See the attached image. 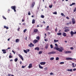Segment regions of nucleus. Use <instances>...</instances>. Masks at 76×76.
<instances>
[{"mask_svg": "<svg viewBox=\"0 0 76 76\" xmlns=\"http://www.w3.org/2000/svg\"><path fill=\"white\" fill-rule=\"evenodd\" d=\"M73 70L74 71H76V68H74L73 69Z\"/></svg>", "mask_w": 76, "mask_h": 76, "instance_id": "nucleus-55", "label": "nucleus"}, {"mask_svg": "<svg viewBox=\"0 0 76 76\" xmlns=\"http://www.w3.org/2000/svg\"><path fill=\"white\" fill-rule=\"evenodd\" d=\"M53 7L52 5H50L49 6V7H50V8H51V7Z\"/></svg>", "mask_w": 76, "mask_h": 76, "instance_id": "nucleus-50", "label": "nucleus"}, {"mask_svg": "<svg viewBox=\"0 0 76 76\" xmlns=\"http://www.w3.org/2000/svg\"><path fill=\"white\" fill-rule=\"evenodd\" d=\"M45 41H48V40H47L46 39H45Z\"/></svg>", "mask_w": 76, "mask_h": 76, "instance_id": "nucleus-62", "label": "nucleus"}, {"mask_svg": "<svg viewBox=\"0 0 76 76\" xmlns=\"http://www.w3.org/2000/svg\"><path fill=\"white\" fill-rule=\"evenodd\" d=\"M54 59V57L51 58H50V60H53Z\"/></svg>", "mask_w": 76, "mask_h": 76, "instance_id": "nucleus-39", "label": "nucleus"}, {"mask_svg": "<svg viewBox=\"0 0 76 76\" xmlns=\"http://www.w3.org/2000/svg\"><path fill=\"white\" fill-rule=\"evenodd\" d=\"M75 3H73L72 4H70V6H73V5H75Z\"/></svg>", "mask_w": 76, "mask_h": 76, "instance_id": "nucleus-30", "label": "nucleus"}, {"mask_svg": "<svg viewBox=\"0 0 76 76\" xmlns=\"http://www.w3.org/2000/svg\"><path fill=\"white\" fill-rule=\"evenodd\" d=\"M56 52L55 51H52L48 53V54H56Z\"/></svg>", "mask_w": 76, "mask_h": 76, "instance_id": "nucleus-3", "label": "nucleus"}, {"mask_svg": "<svg viewBox=\"0 0 76 76\" xmlns=\"http://www.w3.org/2000/svg\"><path fill=\"white\" fill-rule=\"evenodd\" d=\"M26 31H27V30L26 29H25L23 31V32L24 33H25V32H26Z\"/></svg>", "mask_w": 76, "mask_h": 76, "instance_id": "nucleus-40", "label": "nucleus"}, {"mask_svg": "<svg viewBox=\"0 0 76 76\" xmlns=\"http://www.w3.org/2000/svg\"><path fill=\"white\" fill-rule=\"evenodd\" d=\"M27 52H29L30 50L29 49H27L26 50Z\"/></svg>", "mask_w": 76, "mask_h": 76, "instance_id": "nucleus-49", "label": "nucleus"}, {"mask_svg": "<svg viewBox=\"0 0 76 76\" xmlns=\"http://www.w3.org/2000/svg\"><path fill=\"white\" fill-rule=\"evenodd\" d=\"M50 75H54V73H53V72H51L50 73Z\"/></svg>", "mask_w": 76, "mask_h": 76, "instance_id": "nucleus-42", "label": "nucleus"}, {"mask_svg": "<svg viewBox=\"0 0 76 76\" xmlns=\"http://www.w3.org/2000/svg\"><path fill=\"white\" fill-rule=\"evenodd\" d=\"M2 18H3L5 20H6V18H5V17L4 16H2Z\"/></svg>", "mask_w": 76, "mask_h": 76, "instance_id": "nucleus-46", "label": "nucleus"}, {"mask_svg": "<svg viewBox=\"0 0 76 76\" xmlns=\"http://www.w3.org/2000/svg\"><path fill=\"white\" fill-rule=\"evenodd\" d=\"M2 51L3 52V54H6V53H7V52H6V50H5L4 49H2Z\"/></svg>", "mask_w": 76, "mask_h": 76, "instance_id": "nucleus-10", "label": "nucleus"}, {"mask_svg": "<svg viewBox=\"0 0 76 76\" xmlns=\"http://www.w3.org/2000/svg\"><path fill=\"white\" fill-rule=\"evenodd\" d=\"M35 23V20L34 19H33L32 20V24H34Z\"/></svg>", "mask_w": 76, "mask_h": 76, "instance_id": "nucleus-20", "label": "nucleus"}, {"mask_svg": "<svg viewBox=\"0 0 76 76\" xmlns=\"http://www.w3.org/2000/svg\"><path fill=\"white\" fill-rule=\"evenodd\" d=\"M37 39H38V40H39V39H40V37H39V36H37L36 37Z\"/></svg>", "mask_w": 76, "mask_h": 76, "instance_id": "nucleus-28", "label": "nucleus"}, {"mask_svg": "<svg viewBox=\"0 0 76 76\" xmlns=\"http://www.w3.org/2000/svg\"><path fill=\"white\" fill-rule=\"evenodd\" d=\"M59 60V58L57 57L56 58V60L57 61V60Z\"/></svg>", "mask_w": 76, "mask_h": 76, "instance_id": "nucleus-34", "label": "nucleus"}, {"mask_svg": "<svg viewBox=\"0 0 76 76\" xmlns=\"http://www.w3.org/2000/svg\"><path fill=\"white\" fill-rule=\"evenodd\" d=\"M41 18H44V16L43 15H41Z\"/></svg>", "mask_w": 76, "mask_h": 76, "instance_id": "nucleus-51", "label": "nucleus"}, {"mask_svg": "<svg viewBox=\"0 0 76 76\" xmlns=\"http://www.w3.org/2000/svg\"><path fill=\"white\" fill-rule=\"evenodd\" d=\"M4 28H6V29H9V27H7V26H4Z\"/></svg>", "mask_w": 76, "mask_h": 76, "instance_id": "nucleus-19", "label": "nucleus"}, {"mask_svg": "<svg viewBox=\"0 0 76 76\" xmlns=\"http://www.w3.org/2000/svg\"><path fill=\"white\" fill-rule=\"evenodd\" d=\"M19 41H20V40L18 39H16L15 40V42H19Z\"/></svg>", "mask_w": 76, "mask_h": 76, "instance_id": "nucleus-21", "label": "nucleus"}, {"mask_svg": "<svg viewBox=\"0 0 76 76\" xmlns=\"http://www.w3.org/2000/svg\"><path fill=\"white\" fill-rule=\"evenodd\" d=\"M28 15H31V13L30 12V11H29L28 12Z\"/></svg>", "mask_w": 76, "mask_h": 76, "instance_id": "nucleus-47", "label": "nucleus"}, {"mask_svg": "<svg viewBox=\"0 0 76 76\" xmlns=\"http://www.w3.org/2000/svg\"><path fill=\"white\" fill-rule=\"evenodd\" d=\"M70 24H71V22L70 21H68V23H66V25H70Z\"/></svg>", "mask_w": 76, "mask_h": 76, "instance_id": "nucleus-26", "label": "nucleus"}, {"mask_svg": "<svg viewBox=\"0 0 76 76\" xmlns=\"http://www.w3.org/2000/svg\"><path fill=\"white\" fill-rule=\"evenodd\" d=\"M61 16H65V15H64V14L62 13H61Z\"/></svg>", "mask_w": 76, "mask_h": 76, "instance_id": "nucleus-37", "label": "nucleus"}, {"mask_svg": "<svg viewBox=\"0 0 76 76\" xmlns=\"http://www.w3.org/2000/svg\"><path fill=\"white\" fill-rule=\"evenodd\" d=\"M72 53V52L71 51H65L64 53V54H68L69 53Z\"/></svg>", "mask_w": 76, "mask_h": 76, "instance_id": "nucleus-7", "label": "nucleus"}, {"mask_svg": "<svg viewBox=\"0 0 76 76\" xmlns=\"http://www.w3.org/2000/svg\"><path fill=\"white\" fill-rule=\"evenodd\" d=\"M23 51L24 52V53H25L27 54V51L26 50H24Z\"/></svg>", "mask_w": 76, "mask_h": 76, "instance_id": "nucleus-35", "label": "nucleus"}, {"mask_svg": "<svg viewBox=\"0 0 76 76\" xmlns=\"http://www.w3.org/2000/svg\"><path fill=\"white\" fill-rule=\"evenodd\" d=\"M48 43H47L45 47V49H47V48H48Z\"/></svg>", "mask_w": 76, "mask_h": 76, "instance_id": "nucleus-18", "label": "nucleus"}, {"mask_svg": "<svg viewBox=\"0 0 76 76\" xmlns=\"http://www.w3.org/2000/svg\"><path fill=\"white\" fill-rule=\"evenodd\" d=\"M61 33H58L57 34V35H61Z\"/></svg>", "mask_w": 76, "mask_h": 76, "instance_id": "nucleus-27", "label": "nucleus"}, {"mask_svg": "<svg viewBox=\"0 0 76 76\" xmlns=\"http://www.w3.org/2000/svg\"><path fill=\"white\" fill-rule=\"evenodd\" d=\"M69 28H70L68 27H66V29H69Z\"/></svg>", "mask_w": 76, "mask_h": 76, "instance_id": "nucleus-60", "label": "nucleus"}, {"mask_svg": "<svg viewBox=\"0 0 76 76\" xmlns=\"http://www.w3.org/2000/svg\"><path fill=\"white\" fill-rule=\"evenodd\" d=\"M55 31L56 32H57V28H56L55 29Z\"/></svg>", "mask_w": 76, "mask_h": 76, "instance_id": "nucleus-56", "label": "nucleus"}, {"mask_svg": "<svg viewBox=\"0 0 76 76\" xmlns=\"http://www.w3.org/2000/svg\"><path fill=\"white\" fill-rule=\"evenodd\" d=\"M66 60H72L73 58H66Z\"/></svg>", "mask_w": 76, "mask_h": 76, "instance_id": "nucleus-8", "label": "nucleus"}, {"mask_svg": "<svg viewBox=\"0 0 76 76\" xmlns=\"http://www.w3.org/2000/svg\"><path fill=\"white\" fill-rule=\"evenodd\" d=\"M72 22L73 24H75V19H74V18L72 19Z\"/></svg>", "mask_w": 76, "mask_h": 76, "instance_id": "nucleus-9", "label": "nucleus"}, {"mask_svg": "<svg viewBox=\"0 0 76 76\" xmlns=\"http://www.w3.org/2000/svg\"><path fill=\"white\" fill-rule=\"evenodd\" d=\"M67 71L68 72H72V69H68L67 70Z\"/></svg>", "mask_w": 76, "mask_h": 76, "instance_id": "nucleus-24", "label": "nucleus"}, {"mask_svg": "<svg viewBox=\"0 0 76 76\" xmlns=\"http://www.w3.org/2000/svg\"><path fill=\"white\" fill-rule=\"evenodd\" d=\"M60 48H57L56 47H55L54 48V49L55 50H56L58 51L59 52H62L63 50H64V48L63 47H61Z\"/></svg>", "mask_w": 76, "mask_h": 76, "instance_id": "nucleus-1", "label": "nucleus"}, {"mask_svg": "<svg viewBox=\"0 0 76 76\" xmlns=\"http://www.w3.org/2000/svg\"><path fill=\"white\" fill-rule=\"evenodd\" d=\"M64 64V62H61L60 63V64Z\"/></svg>", "mask_w": 76, "mask_h": 76, "instance_id": "nucleus-33", "label": "nucleus"}, {"mask_svg": "<svg viewBox=\"0 0 76 76\" xmlns=\"http://www.w3.org/2000/svg\"><path fill=\"white\" fill-rule=\"evenodd\" d=\"M25 67H26V66H22V69H23L24 68H25Z\"/></svg>", "mask_w": 76, "mask_h": 76, "instance_id": "nucleus-44", "label": "nucleus"}, {"mask_svg": "<svg viewBox=\"0 0 76 76\" xmlns=\"http://www.w3.org/2000/svg\"><path fill=\"white\" fill-rule=\"evenodd\" d=\"M8 76H11V74H8Z\"/></svg>", "mask_w": 76, "mask_h": 76, "instance_id": "nucleus-53", "label": "nucleus"}, {"mask_svg": "<svg viewBox=\"0 0 76 76\" xmlns=\"http://www.w3.org/2000/svg\"><path fill=\"white\" fill-rule=\"evenodd\" d=\"M34 50H37V51H39V48L38 47H37L35 48Z\"/></svg>", "mask_w": 76, "mask_h": 76, "instance_id": "nucleus-17", "label": "nucleus"}, {"mask_svg": "<svg viewBox=\"0 0 76 76\" xmlns=\"http://www.w3.org/2000/svg\"><path fill=\"white\" fill-rule=\"evenodd\" d=\"M55 45L56 46V47H58V45H57V43L55 44Z\"/></svg>", "mask_w": 76, "mask_h": 76, "instance_id": "nucleus-52", "label": "nucleus"}, {"mask_svg": "<svg viewBox=\"0 0 76 76\" xmlns=\"http://www.w3.org/2000/svg\"><path fill=\"white\" fill-rule=\"evenodd\" d=\"M12 53H13L14 54H15V51H13V50H12Z\"/></svg>", "mask_w": 76, "mask_h": 76, "instance_id": "nucleus-54", "label": "nucleus"}, {"mask_svg": "<svg viewBox=\"0 0 76 76\" xmlns=\"http://www.w3.org/2000/svg\"><path fill=\"white\" fill-rule=\"evenodd\" d=\"M35 2H33L32 4L30 7H31L32 8L33 7H34V6H35Z\"/></svg>", "mask_w": 76, "mask_h": 76, "instance_id": "nucleus-6", "label": "nucleus"}, {"mask_svg": "<svg viewBox=\"0 0 76 76\" xmlns=\"http://www.w3.org/2000/svg\"><path fill=\"white\" fill-rule=\"evenodd\" d=\"M12 57H12V56H11V55H10L9 56V58H12Z\"/></svg>", "mask_w": 76, "mask_h": 76, "instance_id": "nucleus-45", "label": "nucleus"}, {"mask_svg": "<svg viewBox=\"0 0 76 76\" xmlns=\"http://www.w3.org/2000/svg\"><path fill=\"white\" fill-rule=\"evenodd\" d=\"M18 60V58H15L14 60V61H15V62H16V61H17Z\"/></svg>", "mask_w": 76, "mask_h": 76, "instance_id": "nucleus-31", "label": "nucleus"}, {"mask_svg": "<svg viewBox=\"0 0 76 76\" xmlns=\"http://www.w3.org/2000/svg\"><path fill=\"white\" fill-rule=\"evenodd\" d=\"M49 28V26H48L45 28L46 31H48V28Z\"/></svg>", "mask_w": 76, "mask_h": 76, "instance_id": "nucleus-23", "label": "nucleus"}, {"mask_svg": "<svg viewBox=\"0 0 76 76\" xmlns=\"http://www.w3.org/2000/svg\"><path fill=\"white\" fill-rule=\"evenodd\" d=\"M38 31V29H34V33H37Z\"/></svg>", "mask_w": 76, "mask_h": 76, "instance_id": "nucleus-15", "label": "nucleus"}, {"mask_svg": "<svg viewBox=\"0 0 76 76\" xmlns=\"http://www.w3.org/2000/svg\"><path fill=\"white\" fill-rule=\"evenodd\" d=\"M50 46L51 48H53V45H52V44L50 45Z\"/></svg>", "mask_w": 76, "mask_h": 76, "instance_id": "nucleus-36", "label": "nucleus"}, {"mask_svg": "<svg viewBox=\"0 0 76 76\" xmlns=\"http://www.w3.org/2000/svg\"><path fill=\"white\" fill-rule=\"evenodd\" d=\"M42 51H40L39 52V54H42Z\"/></svg>", "mask_w": 76, "mask_h": 76, "instance_id": "nucleus-41", "label": "nucleus"}, {"mask_svg": "<svg viewBox=\"0 0 76 76\" xmlns=\"http://www.w3.org/2000/svg\"><path fill=\"white\" fill-rule=\"evenodd\" d=\"M66 19H70V18L68 17H66Z\"/></svg>", "mask_w": 76, "mask_h": 76, "instance_id": "nucleus-57", "label": "nucleus"}, {"mask_svg": "<svg viewBox=\"0 0 76 76\" xmlns=\"http://www.w3.org/2000/svg\"><path fill=\"white\" fill-rule=\"evenodd\" d=\"M43 23H44V24H45V22L43 21Z\"/></svg>", "mask_w": 76, "mask_h": 76, "instance_id": "nucleus-63", "label": "nucleus"}, {"mask_svg": "<svg viewBox=\"0 0 76 76\" xmlns=\"http://www.w3.org/2000/svg\"><path fill=\"white\" fill-rule=\"evenodd\" d=\"M70 34L71 37H73V35H74V32H73V31H71L70 32Z\"/></svg>", "mask_w": 76, "mask_h": 76, "instance_id": "nucleus-14", "label": "nucleus"}, {"mask_svg": "<svg viewBox=\"0 0 76 76\" xmlns=\"http://www.w3.org/2000/svg\"><path fill=\"white\" fill-rule=\"evenodd\" d=\"M28 46L30 47H34V45L32 43H30V44L28 45Z\"/></svg>", "mask_w": 76, "mask_h": 76, "instance_id": "nucleus-4", "label": "nucleus"}, {"mask_svg": "<svg viewBox=\"0 0 76 76\" xmlns=\"http://www.w3.org/2000/svg\"><path fill=\"white\" fill-rule=\"evenodd\" d=\"M11 48L10 47H8L7 49V50H9V49H10Z\"/></svg>", "mask_w": 76, "mask_h": 76, "instance_id": "nucleus-61", "label": "nucleus"}, {"mask_svg": "<svg viewBox=\"0 0 76 76\" xmlns=\"http://www.w3.org/2000/svg\"><path fill=\"white\" fill-rule=\"evenodd\" d=\"M25 21V20L23 19L22 20V22H24Z\"/></svg>", "mask_w": 76, "mask_h": 76, "instance_id": "nucleus-64", "label": "nucleus"}, {"mask_svg": "<svg viewBox=\"0 0 76 76\" xmlns=\"http://www.w3.org/2000/svg\"><path fill=\"white\" fill-rule=\"evenodd\" d=\"M32 64H29V66H28V68L29 69H31V68H32Z\"/></svg>", "mask_w": 76, "mask_h": 76, "instance_id": "nucleus-13", "label": "nucleus"}, {"mask_svg": "<svg viewBox=\"0 0 76 76\" xmlns=\"http://www.w3.org/2000/svg\"><path fill=\"white\" fill-rule=\"evenodd\" d=\"M54 42H58V40H56V39H54Z\"/></svg>", "mask_w": 76, "mask_h": 76, "instance_id": "nucleus-29", "label": "nucleus"}, {"mask_svg": "<svg viewBox=\"0 0 76 76\" xmlns=\"http://www.w3.org/2000/svg\"><path fill=\"white\" fill-rule=\"evenodd\" d=\"M39 67L40 69H44V68L42 66H41L39 64Z\"/></svg>", "mask_w": 76, "mask_h": 76, "instance_id": "nucleus-25", "label": "nucleus"}, {"mask_svg": "<svg viewBox=\"0 0 76 76\" xmlns=\"http://www.w3.org/2000/svg\"><path fill=\"white\" fill-rule=\"evenodd\" d=\"M45 63H46L45 62H42L40 63L41 65H45Z\"/></svg>", "mask_w": 76, "mask_h": 76, "instance_id": "nucleus-12", "label": "nucleus"}, {"mask_svg": "<svg viewBox=\"0 0 76 76\" xmlns=\"http://www.w3.org/2000/svg\"><path fill=\"white\" fill-rule=\"evenodd\" d=\"M48 69V68H47V67H46L44 68V70L46 71Z\"/></svg>", "mask_w": 76, "mask_h": 76, "instance_id": "nucleus-43", "label": "nucleus"}, {"mask_svg": "<svg viewBox=\"0 0 76 76\" xmlns=\"http://www.w3.org/2000/svg\"><path fill=\"white\" fill-rule=\"evenodd\" d=\"M69 31V29H65L64 31V32H68Z\"/></svg>", "mask_w": 76, "mask_h": 76, "instance_id": "nucleus-22", "label": "nucleus"}, {"mask_svg": "<svg viewBox=\"0 0 76 76\" xmlns=\"http://www.w3.org/2000/svg\"><path fill=\"white\" fill-rule=\"evenodd\" d=\"M72 67H75V63H72Z\"/></svg>", "mask_w": 76, "mask_h": 76, "instance_id": "nucleus-32", "label": "nucleus"}, {"mask_svg": "<svg viewBox=\"0 0 76 76\" xmlns=\"http://www.w3.org/2000/svg\"><path fill=\"white\" fill-rule=\"evenodd\" d=\"M19 29H20V28L18 27V31H19Z\"/></svg>", "mask_w": 76, "mask_h": 76, "instance_id": "nucleus-58", "label": "nucleus"}, {"mask_svg": "<svg viewBox=\"0 0 76 76\" xmlns=\"http://www.w3.org/2000/svg\"><path fill=\"white\" fill-rule=\"evenodd\" d=\"M66 35L67 34L65 32H63L62 33V35H63L64 37H66Z\"/></svg>", "mask_w": 76, "mask_h": 76, "instance_id": "nucleus-16", "label": "nucleus"}, {"mask_svg": "<svg viewBox=\"0 0 76 76\" xmlns=\"http://www.w3.org/2000/svg\"><path fill=\"white\" fill-rule=\"evenodd\" d=\"M53 14H54V15H57V12L55 11L53 13Z\"/></svg>", "mask_w": 76, "mask_h": 76, "instance_id": "nucleus-38", "label": "nucleus"}, {"mask_svg": "<svg viewBox=\"0 0 76 76\" xmlns=\"http://www.w3.org/2000/svg\"><path fill=\"white\" fill-rule=\"evenodd\" d=\"M70 49L71 50H73L74 48L73 47H71L70 48Z\"/></svg>", "mask_w": 76, "mask_h": 76, "instance_id": "nucleus-59", "label": "nucleus"}, {"mask_svg": "<svg viewBox=\"0 0 76 76\" xmlns=\"http://www.w3.org/2000/svg\"><path fill=\"white\" fill-rule=\"evenodd\" d=\"M11 8H12V9H13V10H14L15 12H16V7H15V6H12L11 7Z\"/></svg>", "mask_w": 76, "mask_h": 76, "instance_id": "nucleus-2", "label": "nucleus"}, {"mask_svg": "<svg viewBox=\"0 0 76 76\" xmlns=\"http://www.w3.org/2000/svg\"><path fill=\"white\" fill-rule=\"evenodd\" d=\"M38 42V40L36 39H34L33 41V43L34 44H36V43Z\"/></svg>", "mask_w": 76, "mask_h": 76, "instance_id": "nucleus-11", "label": "nucleus"}, {"mask_svg": "<svg viewBox=\"0 0 76 76\" xmlns=\"http://www.w3.org/2000/svg\"><path fill=\"white\" fill-rule=\"evenodd\" d=\"M18 56L21 59V60H22L23 61V57H22V55L19 54L18 55Z\"/></svg>", "mask_w": 76, "mask_h": 76, "instance_id": "nucleus-5", "label": "nucleus"}, {"mask_svg": "<svg viewBox=\"0 0 76 76\" xmlns=\"http://www.w3.org/2000/svg\"><path fill=\"white\" fill-rule=\"evenodd\" d=\"M75 9H74L73 10L74 11V12H76V8H75Z\"/></svg>", "mask_w": 76, "mask_h": 76, "instance_id": "nucleus-48", "label": "nucleus"}]
</instances>
